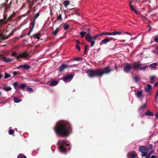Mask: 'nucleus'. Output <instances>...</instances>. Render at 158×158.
Returning <instances> with one entry per match:
<instances>
[{"instance_id":"nucleus-1","label":"nucleus","mask_w":158,"mask_h":158,"mask_svg":"<svg viewBox=\"0 0 158 158\" xmlns=\"http://www.w3.org/2000/svg\"><path fill=\"white\" fill-rule=\"evenodd\" d=\"M54 129L57 135L63 137L68 136L72 131L71 124L69 122L64 120L57 122Z\"/></svg>"},{"instance_id":"nucleus-2","label":"nucleus","mask_w":158,"mask_h":158,"mask_svg":"<svg viewBox=\"0 0 158 158\" xmlns=\"http://www.w3.org/2000/svg\"><path fill=\"white\" fill-rule=\"evenodd\" d=\"M112 71V70L110 68V67L107 66L105 67L102 70L100 69H97L95 70H88L86 73L89 77H94L102 76L105 74H109Z\"/></svg>"},{"instance_id":"nucleus-3","label":"nucleus","mask_w":158,"mask_h":158,"mask_svg":"<svg viewBox=\"0 0 158 158\" xmlns=\"http://www.w3.org/2000/svg\"><path fill=\"white\" fill-rule=\"evenodd\" d=\"M58 144L60 151L62 152H65L66 151V146H69V144H66L63 140H60L58 141Z\"/></svg>"},{"instance_id":"nucleus-4","label":"nucleus","mask_w":158,"mask_h":158,"mask_svg":"<svg viewBox=\"0 0 158 158\" xmlns=\"http://www.w3.org/2000/svg\"><path fill=\"white\" fill-rule=\"evenodd\" d=\"M85 39L88 42L91 43V46L92 47L94 46L95 44V41L97 39V38L95 35L91 37L90 33L89 32L85 35Z\"/></svg>"},{"instance_id":"nucleus-5","label":"nucleus","mask_w":158,"mask_h":158,"mask_svg":"<svg viewBox=\"0 0 158 158\" xmlns=\"http://www.w3.org/2000/svg\"><path fill=\"white\" fill-rule=\"evenodd\" d=\"M73 65H68L67 64H62L58 68V70L59 73H62L65 69H68L69 68L74 67Z\"/></svg>"},{"instance_id":"nucleus-6","label":"nucleus","mask_w":158,"mask_h":158,"mask_svg":"<svg viewBox=\"0 0 158 158\" xmlns=\"http://www.w3.org/2000/svg\"><path fill=\"white\" fill-rule=\"evenodd\" d=\"M139 151L142 153V156H145L147 155V152L148 151L146 149V146H141L139 148Z\"/></svg>"},{"instance_id":"nucleus-7","label":"nucleus","mask_w":158,"mask_h":158,"mask_svg":"<svg viewBox=\"0 0 158 158\" xmlns=\"http://www.w3.org/2000/svg\"><path fill=\"white\" fill-rule=\"evenodd\" d=\"M29 54L28 53L26 52H24L19 55H18L16 57V59L17 60H19L22 58H24L27 56Z\"/></svg>"},{"instance_id":"nucleus-8","label":"nucleus","mask_w":158,"mask_h":158,"mask_svg":"<svg viewBox=\"0 0 158 158\" xmlns=\"http://www.w3.org/2000/svg\"><path fill=\"white\" fill-rule=\"evenodd\" d=\"M131 69V64L128 63H126L124 66L123 70L125 73H127Z\"/></svg>"},{"instance_id":"nucleus-9","label":"nucleus","mask_w":158,"mask_h":158,"mask_svg":"<svg viewBox=\"0 0 158 158\" xmlns=\"http://www.w3.org/2000/svg\"><path fill=\"white\" fill-rule=\"evenodd\" d=\"M113 38L110 37L109 38H106L102 40L100 43V44L101 45L103 44H106L107 43L109 42L110 41L112 40Z\"/></svg>"},{"instance_id":"nucleus-10","label":"nucleus","mask_w":158,"mask_h":158,"mask_svg":"<svg viewBox=\"0 0 158 158\" xmlns=\"http://www.w3.org/2000/svg\"><path fill=\"white\" fill-rule=\"evenodd\" d=\"M134 64L135 69V70H138L139 69L140 66H141L143 64L141 63L140 61H139L137 62H135L134 63Z\"/></svg>"},{"instance_id":"nucleus-11","label":"nucleus","mask_w":158,"mask_h":158,"mask_svg":"<svg viewBox=\"0 0 158 158\" xmlns=\"http://www.w3.org/2000/svg\"><path fill=\"white\" fill-rule=\"evenodd\" d=\"M74 75L73 74H71L69 75H67L65 77H63V80L64 81H68L71 78H73L74 76Z\"/></svg>"},{"instance_id":"nucleus-12","label":"nucleus","mask_w":158,"mask_h":158,"mask_svg":"<svg viewBox=\"0 0 158 158\" xmlns=\"http://www.w3.org/2000/svg\"><path fill=\"white\" fill-rule=\"evenodd\" d=\"M30 68L31 66L30 65L26 64L23 65H19L18 67L19 69L22 68L23 69H29Z\"/></svg>"},{"instance_id":"nucleus-13","label":"nucleus","mask_w":158,"mask_h":158,"mask_svg":"<svg viewBox=\"0 0 158 158\" xmlns=\"http://www.w3.org/2000/svg\"><path fill=\"white\" fill-rule=\"evenodd\" d=\"M152 87L150 85L148 84L145 87V91L148 94L151 93Z\"/></svg>"},{"instance_id":"nucleus-14","label":"nucleus","mask_w":158,"mask_h":158,"mask_svg":"<svg viewBox=\"0 0 158 158\" xmlns=\"http://www.w3.org/2000/svg\"><path fill=\"white\" fill-rule=\"evenodd\" d=\"M13 31H13L12 32L10 33L8 36H4L2 34L0 33V38L2 39L3 40H5L6 39H8L10 35L13 34Z\"/></svg>"},{"instance_id":"nucleus-15","label":"nucleus","mask_w":158,"mask_h":158,"mask_svg":"<svg viewBox=\"0 0 158 158\" xmlns=\"http://www.w3.org/2000/svg\"><path fill=\"white\" fill-rule=\"evenodd\" d=\"M128 155L129 156L128 157L130 158H135L137 156V154L135 152H129L128 153Z\"/></svg>"},{"instance_id":"nucleus-16","label":"nucleus","mask_w":158,"mask_h":158,"mask_svg":"<svg viewBox=\"0 0 158 158\" xmlns=\"http://www.w3.org/2000/svg\"><path fill=\"white\" fill-rule=\"evenodd\" d=\"M143 91L141 90L138 91L135 94L138 98H140L143 96Z\"/></svg>"},{"instance_id":"nucleus-17","label":"nucleus","mask_w":158,"mask_h":158,"mask_svg":"<svg viewBox=\"0 0 158 158\" xmlns=\"http://www.w3.org/2000/svg\"><path fill=\"white\" fill-rule=\"evenodd\" d=\"M130 6L131 10L132 11H134L135 13L138 14V13L135 9L134 6L131 5V1H130Z\"/></svg>"},{"instance_id":"nucleus-18","label":"nucleus","mask_w":158,"mask_h":158,"mask_svg":"<svg viewBox=\"0 0 158 158\" xmlns=\"http://www.w3.org/2000/svg\"><path fill=\"white\" fill-rule=\"evenodd\" d=\"M58 81L56 80H53L51 81L50 83V85L53 86L57 85L58 83Z\"/></svg>"},{"instance_id":"nucleus-19","label":"nucleus","mask_w":158,"mask_h":158,"mask_svg":"<svg viewBox=\"0 0 158 158\" xmlns=\"http://www.w3.org/2000/svg\"><path fill=\"white\" fill-rule=\"evenodd\" d=\"M34 0H30L28 2L29 6L30 8H32V6L34 5L35 2H34Z\"/></svg>"},{"instance_id":"nucleus-20","label":"nucleus","mask_w":158,"mask_h":158,"mask_svg":"<svg viewBox=\"0 0 158 158\" xmlns=\"http://www.w3.org/2000/svg\"><path fill=\"white\" fill-rule=\"evenodd\" d=\"M145 115L148 116H153L154 114L149 110H148L145 112Z\"/></svg>"},{"instance_id":"nucleus-21","label":"nucleus","mask_w":158,"mask_h":158,"mask_svg":"<svg viewBox=\"0 0 158 158\" xmlns=\"http://www.w3.org/2000/svg\"><path fill=\"white\" fill-rule=\"evenodd\" d=\"M14 88L16 90H18L20 88V85H19L17 82H15L13 84Z\"/></svg>"},{"instance_id":"nucleus-22","label":"nucleus","mask_w":158,"mask_h":158,"mask_svg":"<svg viewBox=\"0 0 158 158\" xmlns=\"http://www.w3.org/2000/svg\"><path fill=\"white\" fill-rule=\"evenodd\" d=\"M15 13H14L11 15L8 18V20L9 21H14V20H13V18L15 16Z\"/></svg>"},{"instance_id":"nucleus-23","label":"nucleus","mask_w":158,"mask_h":158,"mask_svg":"<svg viewBox=\"0 0 158 158\" xmlns=\"http://www.w3.org/2000/svg\"><path fill=\"white\" fill-rule=\"evenodd\" d=\"M41 35V34L40 33V32H39L37 33L34 34L33 36L34 38H37L38 39H40V38L39 36H40Z\"/></svg>"},{"instance_id":"nucleus-24","label":"nucleus","mask_w":158,"mask_h":158,"mask_svg":"<svg viewBox=\"0 0 158 158\" xmlns=\"http://www.w3.org/2000/svg\"><path fill=\"white\" fill-rule=\"evenodd\" d=\"M3 60L6 62H10L13 60V59L4 57L3 58Z\"/></svg>"},{"instance_id":"nucleus-25","label":"nucleus","mask_w":158,"mask_h":158,"mask_svg":"<svg viewBox=\"0 0 158 158\" xmlns=\"http://www.w3.org/2000/svg\"><path fill=\"white\" fill-rule=\"evenodd\" d=\"M147 107V105L145 103L144 104L143 106H140L139 108V110H143L144 109H146Z\"/></svg>"},{"instance_id":"nucleus-26","label":"nucleus","mask_w":158,"mask_h":158,"mask_svg":"<svg viewBox=\"0 0 158 158\" xmlns=\"http://www.w3.org/2000/svg\"><path fill=\"white\" fill-rule=\"evenodd\" d=\"M3 89L4 90L6 91H11L12 89V88L10 87V86H9L7 87L4 86L3 87Z\"/></svg>"},{"instance_id":"nucleus-27","label":"nucleus","mask_w":158,"mask_h":158,"mask_svg":"<svg viewBox=\"0 0 158 158\" xmlns=\"http://www.w3.org/2000/svg\"><path fill=\"white\" fill-rule=\"evenodd\" d=\"M14 102L16 103H18L22 101L21 99H19L17 97H14Z\"/></svg>"},{"instance_id":"nucleus-28","label":"nucleus","mask_w":158,"mask_h":158,"mask_svg":"<svg viewBox=\"0 0 158 158\" xmlns=\"http://www.w3.org/2000/svg\"><path fill=\"white\" fill-rule=\"evenodd\" d=\"M59 28L60 27L57 28L56 30L52 33V34L53 35H56L59 31Z\"/></svg>"},{"instance_id":"nucleus-29","label":"nucleus","mask_w":158,"mask_h":158,"mask_svg":"<svg viewBox=\"0 0 158 158\" xmlns=\"http://www.w3.org/2000/svg\"><path fill=\"white\" fill-rule=\"evenodd\" d=\"M122 32L120 31H114L113 32V35H120L122 34Z\"/></svg>"},{"instance_id":"nucleus-30","label":"nucleus","mask_w":158,"mask_h":158,"mask_svg":"<svg viewBox=\"0 0 158 158\" xmlns=\"http://www.w3.org/2000/svg\"><path fill=\"white\" fill-rule=\"evenodd\" d=\"M150 66L152 68H154L155 67L157 66V63H152L150 65Z\"/></svg>"},{"instance_id":"nucleus-31","label":"nucleus","mask_w":158,"mask_h":158,"mask_svg":"<svg viewBox=\"0 0 158 158\" xmlns=\"http://www.w3.org/2000/svg\"><path fill=\"white\" fill-rule=\"evenodd\" d=\"M11 76V75L10 74H9L7 73H5L4 78L5 79H6L9 77H10Z\"/></svg>"},{"instance_id":"nucleus-32","label":"nucleus","mask_w":158,"mask_h":158,"mask_svg":"<svg viewBox=\"0 0 158 158\" xmlns=\"http://www.w3.org/2000/svg\"><path fill=\"white\" fill-rule=\"evenodd\" d=\"M70 2L68 0H66L64 2V4L65 7H67L69 4Z\"/></svg>"},{"instance_id":"nucleus-33","label":"nucleus","mask_w":158,"mask_h":158,"mask_svg":"<svg viewBox=\"0 0 158 158\" xmlns=\"http://www.w3.org/2000/svg\"><path fill=\"white\" fill-rule=\"evenodd\" d=\"M26 85L25 84H21L20 85V88L22 89H24L26 87Z\"/></svg>"},{"instance_id":"nucleus-34","label":"nucleus","mask_w":158,"mask_h":158,"mask_svg":"<svg viewBox=\"0 0 158 158\" xmlns=\"http://www.w3.org/2000/svg\"><path fill=\"white\" fill-rule=\"evenodd\" d=\"M135 81L136 82H138L140 78L138 76H135L134 77Z\"/></svg>"},{"instance_id":"nucleus-35","label":"nucleus","mask_w":158,"mask_h":158,"mask_svg":"<svg viewBox=\"0 0 158 158\" xmlns=\"http://www.w3.org/2000/svg\"><path fill=\"white\" fill-rule=\"evenodd\" d=\"M152 144H150L148 146L146 147V149L148 151L149 150L151 149L152 148Z\"/></svg>"},{"instance_id":"nucleus-36","label":"nucleus","mask_w":158,"mask_h":158,"mask_svg":"<svg viewBox=\"0 0 158 158\" xmlns=\"http://www.w3.org/2000/svg\"><path fill=\"white\" fill-rule=\"evenodd\" d=\"M86 32L85 31H81L80 33L81 37L83 38L86 34Z\"/></svg>"},{"instance_id":"nucleus-37","label":"nucleus","mask_w":158,"mask_h":158,"mask_svg":"<svg viewBox=\"0 0 158 158\" xmlns=\"http://www.w3.org/2000/svg\"><path fill=\"white\" fill-rule=\"evenodd\" d=\"M104 35H113V32H104Z\"/></svg>"},{"instance_id":"nucleus-38","label":"nucleus","mask_w":158,"mask_h":158,"mask_svg":"<svg viewBox=\"0 0 158 158\" xmlns=\"http://www.w3.org/2000/svg\"><path fill=\"white\" fill-rule=\"evenodd\" d=\"M18 158H27L26 156L23 154H19L18 156Z\"/></svg>"},{"instance_id":"nucleus-39","label":"nucleus","mask_w":158,"mask_h":158,"mask_svg":"<svg viewBox=\"0 0 158 158\" xmlns=\"http://www.w3.org/2000/svg\"><path fill=\"white\" fill-rule=\"evenodd\" d=\"M147 67V65H145V66H144L143 67L140 66V68L139 69L140 70H144L146 69Z\"/></svg>"},{"instance_id":"nucleus-40","label":"nucleus","mask_w":158,"mask_h":158,"mask_svg":"<svg viewBox=\"0 0 158 158\" xmlns=\"http://www.w3.org/2000/svg\"><path fill=\"white\" fill-rule=\"evenodd\" d=\"M88 45L87 44H86L85 46V50H84V53L85 54H86V51L87 49V48L88 47Z\"/></svg>"},{"instance_id":"nucleus-41","label":"nucleus","mask_w":158,"mask_h":158,"mask_svg":"<svg viewBox=\"0 0 158 158\" xmlns=\"http://www.w3.org/2000/svg\"><path fill=\"white\" fill-rule=\"evenodd\" d=\"M75 60L76 61H82V58L81 57H76L75 58Z\"/></svg>"},{"instance_id":"nucleus-42","label":"nucleus","mask_w":158,"mask_h":158,"mask_svg":"<svg viewBox=\"0 0 158 158\" xmlns=\"http://www.w3.org/2000/svg\"><path fill=\"white\" fill-rule=\"evenodd\" d=\"M15 133V131L13 130H10L9 131V135H12Z\"/></svg>"},{"instance_id":"nucleus-43","label":"nucleus","mask_w":158,"mask_h":158,"mask_svg":"<svg viewBox=\"0 0 158 158\" xmlns=\"http://www.w3.org/2000/svg\"><path fill=\"white\" fill-rule=\"evenodd\" d=\"M35 19H34L33 21L31 22V25L32 26L31 28L33 29L34 27L35 24Z\"/></svg>"},{"instance_id":"nucleus-44","label":"nucleus","mask_w":158,"mask_h":158,"mask_svg":"<svg viewBox=\"0 0 158 158\" xmlns=\"http://www.w3.org/2000/svg\"><path fill=\"white\" fill-rule=\"evenodd\" d=\"M154 40L155 42L158 43V37L156 35L154 38Z\"/></svg>"},{"instance_id":"nucleus-45","label":"nucleus","mask_w":158,"mask_h":158,"mask_svg":"<svg viewBox=\"0 0 158 158\" xmlns=\"http://www.w3.org/2000/svg\"><path fill=\"white\" fill-rule=\"evenodd\" d=\"M11 55L12 56H14V57H16L18 56L17 55V53L16 52H13L11 54Z\"/></svg>"},{"instance_id":"nucleus-46","label":"nucleus","mask_w":158,"mask_h":158,"mask_svg":"<svg viewBox=\"0 0 158 158\" xmlns=\"http://www.w3.org/2000/svg\"><path fill=\"white\" fill-rule=\"evenodd\" d=\"M64 29L65 30H66L68 29L69 27V25H68L64 24Z\"/></svg>"},{"instance_id":"nucleus-47","label":"nucleus","mask_w":158,"mask_h":158,"mask_svg":"<svg viewBox=\"0 0 158 158\" xmlns=\"http://www.w3.org/2000/svg\"><path fill=\"white\" fill-rule=\"evenodd\" d=\"M57 20H62V15L61 14H59V16H58L57 18Z\"/></svg>"},{"instance_id":"nucleus-48","label":"nucleus","mask_w":158,"mask_h":158,"mask_svg":"<svg viewBox=\"0 0 158 158\" xmlns=\"http://www.w3.org/2000/svg\"><path fill=\"white\" fill-rule=\"evenodd\" d=\"M156 78V77L155 76H152L150 77V80L151 81L154 80Z\"/></svg>"},{"instance_id":"nucleus-49","label":"nucleus","mask_w":158,"mask_h":158,"mask_svg":"<svg viewBox=\"0 0 158 158\" xmlns=\"http://www.w3.org/2000/svg\"><path fill=\"white\" fill-rule=\"evenodd\" d=\"M27 91H32L33 90V89L29 87H28L26 88Z\"/></svg>"},{"instance_id":"nucleus-50","label":"nucleus","mask_w":158,"mask_h":158,"mask_svg":"<svg viewBox=\"0 0 158 158\" xmlns=\"http://www.w3.org/2000/svg\"><path fill=\"white\" fill-rule=\"evenodd\" d=\"M158 90H157V91L156 93V96H155V101L156 102H157V97H158Z\"/></svg>"},{"instance_id":"nucleus-51","label":"nucleus","mask_w":158,"mask_h":158,"mask_svg":"<svg viewBox=\"0 0 158 158\" xmlns=\"http://www.w3.org/2000/svg\"><path fill=\"white\" fill-rule=\"evenodd\" d=\"M40 14L39 12L37 13L35 15L34 19H36L37 17H39V16Z\"/></svg>"},{"instance_id":"nucleus-52","label":"nucleus","mask_w":158,"mask_h":158,"mask_svg":"<svg viewBox=\"0 0 158 158\" xmlns=\"http://www.w3.org/2000/svg\"><path fill=\"white\" fill-rule=\"evenodd\" d=\"M76 48L79 51H81V48L80 46L78 44L76 45Z\"/></svg>"},{"instance_id":"nucleus-53","label":"nucleus","mask_w":158,"mask_h":158,"mask_svg":"<svg viewBox=\"0 0 158 158\" xmlns=\"http://www.w3.org/2000/svg\"><path fill=\"white\" fill-rule=\"evenodd\" d=\"M33 29L31 28L29 31V32L27 33V35H29L31 33L33 30Z\"/></svg>"},{"instance_id":"nucleus-54","label":"nucleus","mask_w":158,"mask_h":158,"mask_svg":"<svg viewBox=\"0 0 158 158\" xmlns=\"http://www.w3.org/2000/svg\"><path fill=\"white\" fill-rule=\"evenodd\" d=\"M104 32H102L98 34L99 37H100L103 35H104Z\"/></svg>"},{"instance_id":"nucleus-55","label":"nucleus","mask_w":158,"mask_h":158,"mask_svg":"<svg viewBox=\"0 0 158 158\" xmlns=\"http://www.w3.org/2000/svg\"><path fill=\"white\" fill-rule=\"evenodd\" d=\"M19 72H16V71H14V72L13 73V75L14 76H16V75H17V73H19Z\"/></svg>"},{"instance_id":"nucleus-56","label":"nucleus","mask_w":158,"mask_h":158,"mask_svg":"<svg viewBox=\"0 0 158 158\" xmlns=\"http://www.w3.org/2000/svg\"><path fill=\"white\" fill-rule=\"evenodd\" d=\"M153 152H154V150H152L149 152L148 154V155H149L150 156L151 154L153 153Z\"/></svg>"},{"instance_id":"nucleus-57","label":"nucleus","mask_w":158,"mask_h":158,"mask_svg":"<svg viewBox=\"0 0 158 158\" xmlns=\"http://www.w3.org/2000/svg\"><path fill=\"white\" fill-rule=\"evenodd\" d=\"M44 0H41L40 2H39L38 3V4L39 6H41V4L42 3V2Z\"/></svg>"},{"instance_id":"nucleus-58","label":"nucleus","mask_w":158,"mask_h":158,"mask_svg":"<svg viewBox=\"0 0 158 158\" xmlns=\"http://www.w3.org/2000/svg\"><path fill=\"white\" fill-rule=\"evenodd\" d=\"M76 43H77V44H78V45H79L80 44V42L78 40H77Z\"/></svg>"},{"instance_id":"nucleus-59","label":"nucleus","mask_w":158,"mask_h":158,"mask_svg":"<svg viewBox=\"0 0 158 158\" xmlns=\"http://www.w3.org/2000/svg\"><path fill=\"white\" fill-rule=\"evenodd\" d=\"M11 4V2H10L9 3V5H8L7 6H6L7 7V8H9L10 6V5Z\"/></svg>"},{"instance_id":"nucleus-60","label":"nucleus","mask_w":158,"mask_h":158,"mask_svg":"<svg viewBox=\"0 0 158 158\" xmlns=\"http://www.w3.org/2000/svg\"><path fill=\"white\" fill-rule=\"evenodd\" d=\"M151 158H156V156L153 155L151 156Z\"/></svg>"},{"instance_id":"nucleus-61","label":"nucleus","mask_w":158,"mask_h":158,"mask_svg":"<svg viewBox=\"0 0 158 158\" xmlns=\"http://www.w3.org/2000/svg\"><path fill=\"white\" fill-rule=\"evenodd\" d=\"M134 64H131V69H133V68L135 69V67H134Z\"/></svg>"},{"instance_id":"nucleus-62","label":"nucleus","mask_w":158,"mask_h":158,"mask_svg":"<svg viewBox=\"0 0 158 158\" xmlns=\"http://www.w3.org/2000/svg\"><path fill=\"white\" fill-rule=\"evenodd\" d=\"M146 157L145 158H150V156L149 155H148L147 154V155L146 156Z\"/></svg>"},{"instance_id":"nucleus-63","label":"nucleus","mask_w":158,"mask_h":158,"mask_svg":"<svg viewBox=\"0 0 158 158\" xmlns=\"http://www.w3.org/2000/svg\"><path fill=\"white\" fill-rule=\"evenodd\" d=\"M145 115V114H140V117L141 118H143V117L144 115Z\"/></svg>"},{"instance_id":"nucleus-64","label":"nucleus","mask_w":158,"mask_h":158,"mask_svg":"<svg viewBox=\"0 0 158 158\" xmlns=\"http://www.w3.org/2000/svg\"><path fill=\"white\" fill-rule=\"evenodd\" d=\"M156 118H158V112L156 113Z\"/></svg>"}]
</instances>
